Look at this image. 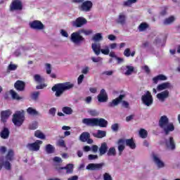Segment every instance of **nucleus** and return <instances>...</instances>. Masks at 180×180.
I'll use <instances>...</instances> for the list:
<instances>
[{
  "mask_svg": "<svg viewBox=\"0 0 180 180\" xmlns=\"http://www.w3.org/2000/svg\"><path fill=\"white\" fill-rule=\"evenodd\" d=\"M74 88V84L70 82H66L64 83H58L55 84L52 87V91L53 92L55 93V96L56 98H60L65 91H70V89H72Z\"/></svg>",
  "mask_w": 180,
  "mask_h": 180,
  "instance_id": "1",
  "label": "nucleus"
},
{
  "mask_svg": "<svg viewBox=\"0 0 180 180\" xmlns=\"http://www.w3.org/2000/svg\"><path fill=\"white\" fill-rule=\"evenodd\" d=\"M83 124L86 126H99V127H108V121L103 118H84L82 120Z\"/></svg>",
  "mask_w": 180,
  "mask_h": 180,
  "instance_id": "2",
  "label": "nucleus"
},
{
  "mask_svg": "<svg viewBox=\"0 0 180 180\" xmlns=\"http://www.w3.org/2000/svg\"><path fill=\"white\" fill-rule=\"evenodd\" d=\"M159 126L162 129L166 135L169 134L171 131L175 130L174 123L169 122V119H168V117L166 115H163L160 117L159 120Z\"/></svg>",
  "mask_w": 180,
  "mask_h": 180,
  "instance_id": "3",
  "label": "nucleus"
},
{
  "mask_svg": "<svg viewBox=\"0 0 180 180\" xmlns=\"http://www.w3.org/2000/svg\"><path fill=\"white\" fill-rule=\"evenodd\" d=\"M13 160V150H9L6 157H0V171L3 167L6 169H11V161Z\"/></svg>",
  "mask_w": 180,
  "mask_h": 180,
  "instance_id": "4",
  "label": "nucleus"
},
{
  "mask_svg": "<svg viewBox=\"0 0 180 180\" xmlns=\"http://www.w3.org/2000/svg\"><path fill=\"white\" fill-rule=\"evenodd\" d=\"M12 122L16 127H20L25 122V113L23 110L16 111L13 115Z\"/></svg>",
  "mask_w": 180,
  "mask_h": 180,
  "instance_id": "5",
  "label": "nucleus"
},
{
  "mask_svg": "<svg viewBox=\"0 0 180 180\" xmlns=\"http://www.w3.org/2000/svg\"><path fill=\"white\" fill-rule=\"evenodd\" d=\"M70 41L77 46H79L85 41V38L81 35V32L79 31L75 32L70 35Z\"/></svg>",
  "mask_w": 180,
  "mask_h": 180,
  "instance_id": "6",
  "label": "nucleus"
},
{
  "mask_svg": "<svg viewBox=\"0 0 180 180\" xmlns=\"http://www.w3.org/2000/svg\"><path fill=\"white\" fill-rule=\"evenodd\" d=\"M141 101L142 103H143L145 106H151L153 102V96H151V93H150V91H147L143 96H142Z\"/></svg>",
  "mask_w": 180,
  "mask_h": 180,
  "instance_id": "7",
  "label": "nucleus"
},
{
  "mask_svg": "<svg viewBox=\"0 0 180 180\" xmlns=\"http://www.w3.org/2000/svg\"><path fill=\"white\" fill-rule=\"evenodd\" d=\"M94 4L91 1H84L79 7V11L82 12H91Z\"/></svg>",
  "mask_w": 180,
  "mask_h": 180,
  "instance_id": "8",
  "label": "nucleus"
},
{
  "mask_svg": "<svg viewBox=\"0 0 180 180\" xmlns=\"http://www.w3.org/2000/svg\"><path fill=\"white\" fill-rule=\"evenodd\" d=\"M42 144V141L37 140L34 143L27 144V148H28L30 151H39V150H40V146Z\"/></svg>",
  "mask_w": 180,
  "mask_h": 180,
  "instance_id": "9",
  "label": "nucleus"
},
{
  "mask_svg": "<svg viewBox=\"0 0 180 180\" xmlns=\"http://www.w3.org/2000/svg\"><path fill=\"white\" fill-rule=\"evenodd\" d=\"M88 21L83 17H79L75 20L72 22V26L73 27H82L84 25H86Z\"/></svg>",
  "mask_w": 180,
  "mask_h": 180,
  "instance_id": "10",
  "label": "nucleus"
},
{
  "mask_svg": "<svg viewBox=\"0 0 180 180\" xmlns=\"http://www.w3.org/2000/svg\"><path fill=\"white\" fill-rule=\"evenodd\" d=\"M23 5L20 0H13L10 5V11H22Z\"/></svg>",
  "mask_w": 180,
  "mask_h": 180,
  "instance_id": "11",
  "label": "nucleus"
},
{
  "mask_svg": "<svg viewBox=\"0 0 180 180\" xmlns=\"http://www.w3.org/2000/svg\"><path fill=\"white\" fill-rule=\"evenodd\" d=\"M153 162L155 164L158 168L159 169L165 168V163L164 162V161H162V160H161V158L160 157V155L153 154Z\"/></svg>",
  "mask_w": 180,
  "mask_h": 180,
  "instance_id": "12",
  "label": "nucleus"
},
{
  "mask_svg": "<svg viewBox=\"0 0 180 180\" xmlns=\"http://www.w3.org/2000/svg\"><path fill=\"white\" fill-rule=\"evenodd\" d=\"M30 27L34 29V30H43L44 29V25L39 20H34L29 23Z\"/></svg>",
  "mask_w": 180,
  "mask_h": 180,
  "instance_id": "13",
  "label": "nucleus"
},
{
  "mask_svg": "<svg viewBox=\"0 0 180 180\" xmlns=\"http://www.w3.org/2000/svg\"><path fill=\"white\" fill-rule=\"evenodd\" d=\"M103 167H105V163H90L86 166V169L89 171H96L102 169Z\"/></svg>",
  "mask_w": 180,
  "mask_h": 180,
  "instance_id": "14",
  "label": "nucleus"
},
{
  "mask_svg": "<svg viewBox=\"0 0 180 180\" xmlns=\"http://www.w3.org/2000/svg\"><path fill=\"white\" fill-rule=\"evenodd\" d=\"M126 95L124 94H120L119 97L113 99L111 102L108 103V108H115V106H117L123 99H124V97Z\"/></svg>",
  "mask_w": 180,
  "mask_h": 180,
  "instance_id": "15",
  "label": "nucleus"
},
{
  "mask_svg": "<svg viewBox=\"0 0 180 180\" xmlns=\"http://www.w3.org/2000/svg\"><path fill=\"white\" fill-rule=\"evenodd\" d=\"M165 144L168 150H172L174 151V150L176 148L175 141L172 136H169L167 139H166Z\"/></svg>",
  "mask_w": 180,
  "mask_h": 180,
  "instance_id": "16",
  "label": "nucleus"
},
{
  "mask_svg": "<svg viewBox=\"0 0 180 180\" xmlns=\"http://www.w3.org/2000/svg\"><path fill=\"white\" fill-rule=\"evenodd\" d=\"M156 98L160 102H165V100L169 98V91L168 90H165L158 94Z\"/></svg>",
  "mask_w": 180,
  "mask_h": 180,
  "instance_id": "17",
  "label": "nucleus"
},
{
  "mask_svg": "<svg viewBox=\"0 0 180 180\" xmlns=\"http://www.w3.org/2000/svg\"><path fill=\"white\" fill-rule=\"evenodd\" d=\"M173 87L174 86H172V84H171V83L167 82L158 85L157 91L161 92V91H165V89H172Z\"/></svg>",
  "mask_w": 180,
  "mask_h": 180,
  "instance_id": "18",
  "label": "nucleus"
},
{
  "mask_svg": "<svg viewBox=\"0 0 180 180\" xmlns=\"http://www.w3.org/2000/svg\"><path fill=\"white\" fill-rule=\"evenodd\" d=\"M98 102L103 103L108 102V94H106V91L102 89L100 91V94L98 95Z\"/></svg>",
  "mask_w": 180,
  "mask_h": 180,
  "instance_id": "19",
  "label": "nucleus"
},
{
  "mask_svg": "<svg viewBox=\"0 0 180 180\" xmlns=\"http://www.w3.org/2000/svg\"><path fill=\"white\" fill-rule=\"evenodd\" d=\"M122 70L124 75L129 76L131 75V74H133L134 72V67L131 65L122 66Z\"/></svg>",
  "mask_w": 180,
  "mask_h": 180,
  "instance_id": "20",
  "label": "nucleus"
},
{
  "mask_svg": "<svg viewBox=\"0 0 180 180\" xmlns=\"http://www.w3.org/2000/svg\"><path fill=\"white\" fill-rule=\"evenodd\" d=\"M11 115H12V111H11V110L2 111L1 112V122H3V123L6 122V120L9 119V116H11Z\"/></svg>",
  "mask_w": 180,
  "mask_h": 180,
  "instance_id": "21",
  "label": "nucleus"
},
{
  "mask_svg": "<svg viewBox=\"0 0 180 180\" xmlns=\"http://www.w3.org/2000/svg\"><path fill=\"white\" fill-rule=\"evenodd\" d=\"M116 22L118 25H124L126 23V14L124 13H120L116 19Z\"/></svg>",
  "mask_w": 180,
  "mask_h": 180,
  "instance_id": "22",
  "label": "nucleus"
},
{
  "mask_svg": "<svg viewBox=\"0 0 180 180\" xmlns=\"http://www.w3.org/2000/svg\"><path fill=\"white\" fill-rule=\"evenodd\" d=\"M25 82L20 80H18L15 84H14V88H15V89L17 91H25Z\"/></svg>",
  "mask_w": 180,
  "mask_h": 180,
  "instance_id": "23",
  "label": "nucleus"
},
{
  "mask_svg": "<svg viewBox=\"0 0 180 180\" xmlns=\"http://www.w3.org/2000/svg\"><path fill=\"white\" fill-rule=\"evenodd\" d=\"M91 49L96 56H99L101 54V44L99 43H94L91 44Z\"/></svg>",
  "mask_w": 180,
  "mask_h": 180,
  "instance_id": "24",
  "label": "nucleus"
},
{
  "mask_svg": "<svg viewBox=\"0 0 180 180\" xmlns=\"http://www.w3.org/2000/svg\"><path fill=\"white\" fill-rule=\"evenodd\" d=\"M9 129L4 127L3 130L0 132V137L4 139V140H6V139H9L10 134Z\"/></svg>",
  "mask_w": 180,
  "mask_h": 180,
  "instance_id": "25",
  "label": "nucleus"
},
{
  "mask_svg": "<svg viewBox=\"0 0 180 180\" xmlns=\"http://www.w3.org/2000/svg\"><path fill=\"white\" fill-rule=\"evenodd\" d=\"M98 151L100 153V155H105L106 153H108V143H103L101 145V147L98 149Z\"/></svg>",
  "mask_w": 180,
  "mask_h": 180,
  "instance_id": "26",
  "label": "nucleus"
},
{
  "mask_svg": "<svg viewBox=\"0 0 180 180\" xmlns=\"http://www.w3.org/2000/svg\"><path fill=\"white\" fill-rule=\"evenodd\" d=\"M92 134L96 139H103V137H106V131L98 130L97 133H93Z\"/></svg>",
  "mask_w": 180,
  "mask_h": 180,
  "instance_id": "27",
  "label": "nucleus"
},
{
  "mask_svg": "<svg viewBox=\"0 0 180 180\" xmlns=\"http://www.w3.org/2000/svg\"><path fill=\"white\" fill-rule=\"evenodd\" d=\"M124 143L127 147L131 148V150H134L136 148V143H134V140L133 139H126L124 140Z\"/></svg>",
  "mask_w": 180,
  "mask_h": 180,
  "instance_id": "28",
  "label": "nucleus"
},
{
  "mask_svg": "<svg viewBox=\"0 0 180 180\" xmlns=\"http://www.w3.org/2000/svg\"><path fill=\"white\" fill-rule=\"evenodd\" d=\"M124 150V139H120L118 141V151L119 155H122V153Z\"/></svg>",
  "mask_w": 180,
  "mask_h": 180,
  "instance_id": "29",
  "label": "nucleus"
},
{
  "mask_svg": "<svg viewBox=\"0 0 180 180\" xmlns=\"http://www.w3.org/2000/svg\"><path fill=\"white\" fill-rule=\"evenodd\" d=\"M90 137L91 134L89 132H83L79 136V140L82 141V143H86Z\"/></svg>",
  "mask_w": 180,
  "mask_h": 180,
  "instance_id": "30",
  "label": "nucleus"
},
{
  "mask_svg": "<svg viewBox=\"0 0 180 180\" xmlns=\"http://www.w3.org/2000/svg\"><path fill=\"white\" fill-rule=\"evenodd\" d=\"M167 76L164 75H159L153 78V81L155 84H158V81H167Z\"/></svg>",
  "mask_w": 180,
  "mask_h": 180,
  "instance_id": "31",
  "label": "nucleus"
},
{
  "mask_svg": "<svg viewBox=\"0 0 180 180\" xmlns=\"http://www.w3.org/2000/svg\"><path fill=\"white\" fill-rule=\"evenodd\" d=\"M60 169H66V173L72 174L74 172V165L68 164L64 167H60Z\"/></svg>",
  "mask_w": 180,
  "mask_h": 180,
  "instance_id": "32",
  "label": "nucleus"
},
{
  "mask_svg": "<svg viewBox=\"0 0 180 180\" xmlns=\"http://www.w3.org/2000/svg\"><path fill=\"white\" fill-rule=\"evenodd\" d=\"M27 112L31 116H39L40 115V113L37 110H36V109L32 107H30L27 109Z\"/></svg>",
  "mask_w": 180,
  "mask_h": 180,
  "instance_id": "33",
  "label": "nucleus"
},
{
  "mask_svg": "<svg viewBox=\"0 0 180 180\" xmlns=\"http://www.w3.org/2000/svg\"><path fill=\"white\" fill-rule=\"evenodd\" d=\"M107 155L108 157H116V148L111 147L107 150Z\"/></svg>",
  "mask_w": 180,
  "mask_h": 180,
  "instance_id": "34",
  "label": "nucleus"
},
{
  "mask_svg": "<svg viewBox=\"0 0 180 180\" xmlns=\"http://www.w3.org/2000/svg\"><path fill=\"white\" fill-rule=\"evenodd\" d=\"M124 56L125 57H134V56H136V51H132L131 52L130 51V48H127L124 51Z\"/></svg>",
  "mask_w": 180,
  "mask_h": 180,
  "instance_id": "35",
  "label": "nucleus"
},
{
  "mask_svg": "<svg viewBox=\"0 0 180 180\" xmlns=\"http://www.w3.org/2000/svg\"><path fill=\"white\" fill-rule=\"evenodd\" d=\"M147 29H148V25L147 22H142L138 27V30L139 32H144L145 30H147Z\"/></svg>",
  "mask_w": 180,
  "mask_h": 180,
  "instance_id": "36",
  "label": "nucleus"
},
{
  "mask_svg": "<svg viewBox=\"0 0 180 180\" xmlns=\"http://www.w3.org/2000/svg\"><path fill=\"white\" fill-rule=\"evenodd\" d=\"M26 50H27V48L25 47V46H20L15 53V56L16 57H19V56H20V54H22V53H24V51H26Z\"/></svg>",
  "mask_w": 180,
  "mask_h": 180,
  "instance_id": "37",
  "label": "nucleus"
},
{
  "mask_svg": "<svg viewBox=\"0 0 180 180\" xmlns=\"http://www.w3.org/2000/svg\"><path fill=\"white\" fill-rule=\"evenodd\" d=\"M10 94H11L13 99H15L16 101H20V99H23V98L19 96V94H18V93H16V91H15L13 90H11Z\"/></svg>",
  "mask_w": 180,
  "mask_h": 180,
  "instance_id": "38",
  "label": "nucleus"
},
{
  "mask_svg": "<svg viewBox=\"0 0 180 180\" xmlns=\"http://www.w3.org/2000/svg\"><path fill=\"white\" fill-rule=\"evenodd\" d=\"M45 150L47 154H53V153H54L55 148L54 146H53L51 144H48L46 146Z\"/></svg>",
  "mask_w": 180,
  "mask_h": 180,
  "instance_id": "39",
  "label": "nucleus"
},
{
  "mask_svg": "<svg viewBox=\"0 0 180 180\" xmlns=\"http://www.w3.org/2000/svg\"><path fill=\"white\" fill-rule=\"evenodd\" d=\"M100 53H102V54H104V56H108L110 53V49H109L108 45H105L103 46V49H101Z\"/></svg>",
  "mask_w": 180,
  "mask_h": 180,
  "instance_id": "40",
  "label": "nucleus"
},
{
  "mask_svg": "<svg viewBox=\"0 0 180 180\" xmlns=\"http://www.w3.org/2000/svg\"><path fill=\"white\" fill-rule=\"evenodd\" d=\"M34 81H35V82H37L38 84H41L42 82H44V78L41 77L40 75H34Z\"/></svg>",
  "mask_w": 180,
  "mask_h": 180,
  "instance_id": "41",
  "label": "nucleus"
},
{
  "mask_svg": "<svg viewBox=\"0 0 180 180\" xmlns=\"http://www.w3.org/2000/svg\"><path fill=\"white\" fill-rule=\"evenodd\" d=\"M34 136L35 137H37V139H41V140H44V139H46V136L44 135V134H43V132L39 130H37L34 132Z\"/></svg>",
  "mask_w": 180,
  "mask_h": 180,
  "instance_id": "42",
  "label": "nucleus"
},
{
  "mask_svg": "<svg viewBox=\"0 0 180 180\" xmlns=\"http://www.w3.org/2000/svg\"><path fill=\"white\" fill-rule=\"evenodd\" d=\"M175 20V17L174 16H170L168 18H166L163 24L164 25H171V23H174V21Z\"/></svg>",
  "mask_w": 180,
  "mask_h": 180,
  "instance_id": "43",
  "label": "nucleus"
},
{
  "mask_svg": "<svg viewBox=\"0 0 180 180\" xmlns=\"http://www.w3.org/2000/svg\"><path fill=\"white\" fill-rule=\"evenodd\" d=\"M94 41H101V40H103V37H102L101 33H97L93 37Z\"/></svg>",
  "mask_w": 180,
  "mask_h": 180,
  "instance_id": "44",
  "label": "nucleus"
},
{
  "mask_svg": "<svg viewBox=\"0 0 180 180\" xmlns=\"http://www.w3.org/2000/svg\"><path fill=\"white\" fill-rule=\"evenodd\" d=\"M79 32H80V34H83L84 36H89V34H92L93 33L92 30L82 29Z\"/></svg>",
  "mask_w": 180,
  "mask_h": 180,
  "instance_id": "45",
  "label": "nucleus"
},
{
  "mask_svg": "<svg viewBox=\"0 0 180 180\" xmlns=\"http://www.w3.org/2000/svg\"><path fill=\"white\" fill-rule=\"evenodd\" d=\"M148 134V133L147 132V130H146L144 129H141L139 131V136H140V137H141V139H147Z\"/></svg>",
  "mask_w": 180,
  "mask_h": 180,
  "instance_id": "46",
  "label": "nucleus"
},
{
  "mask_svg": "<svg viewBox=\"0 0 180 180\" xmlns=\"http://www.w3.org/2000/svg\"><path fill=\"white\" fill-rule=\"evenodd\" d=\"M63 113L65 115H72V108L70 107H64L62 109Z\"/></svg>",
  "mask_w": 180,
  "mask_h": 180,
  "instance_id": "47",
  "label": "nucleus"
},
{
  "mask_svg": "<svg viewBox=\"0 0 180 180\" xmlns=\"http://www.w3.org/2000/svg\"><path fill=\"white\" fill-rule=\"evenodd\" d=\"M17 69H18V65H15L12 63H11L10 65L8 66V71H15V70Z\"/></svg>",
  "mask_w": 180,
  "mask_h": 180,
  "instance_id": "48",
  "label": "nucleus"
},
{
  "mask_svg": "<svg viewBox=\"0 0 180 180\" xmlns=\"http://www.w3.org/2000/svg\"><path fill=\"white\" fill-rule=\"evenodd\" d=\"M137 0H127V1L124 2V6H131V4H136Z\"/></svg>",
  "mask_w": 180,
  "mask_h": 180,
  "instance_id": "49",
  "label": "nucleus"
},
{
  "mask_svg": "<svg viewBox=\"0 0 180 180\" xmlns=\"http://www.w3.org/2000/svg\"><path fill=\"white\" fill-rule=\"evenodd\" d=\"M37 127H39V124L37 123V122H34L30 124V130H36Z\"/></svg>",
  "mask_w": 180,
  "mask_h": 180,
  "instance_id": "50",
  "label": "nucleus"
},
{
  "mask_svg": "<svg viewBox=\"0 0 180 180\" xmlns=\"http://www.w3.org/2000/svg\"><path fill=\"white\" fill-rule=\"evenodd\" d=\"M91 61H93V63H101V61H102L103 58H101V57H94V56H92L91 58Z\"/></svg>",
  "mask_w": 180,
  "mask_h": 180,
  "instance_id": "51",
  "label": "nucleus"
},
{
  "mask_svg": "<svg viewBox=\"0 0 180 180\" xmlns=\"http://www.w3.org/2000/svg\"><path fill=\"white\" fill-rule=\"evenodd\" d=\"M103 180H113L112 176L109 173H105L103 175Z\"/></svg>",
  "mask_w": 180,
  "mask_h": 180,
  "instance_id": "52",
  "label": "nucleus"
},
{
  "mask_svg": "<svg viewBox=\"0 0 180 180\" xmlns=\"http://www.w3.org/2000/svg\"><path fill=\"white\" fill-rule=\"evenodd\" d=\"M88 113L91 116H98V115H99V113H98V111H96V110H89Z\"/></svg>",
  "mask_w": 180,
  "mask_h": 180,
  "instance_id": "53",
  "label": "nucleus"
},
{
  "mask_svg": "<svg viewBox=\"0 0 180 180\" xmlns=\"http://www.w3.org/2000/svg\"><path fill=\"white\" fill-rule=\"evenodd\" d=\"M141 70H143L146 74H150V68L148 65L141 66Z\"/></svg>",
  "mask_w": 180,
  "mask_h": 180,
  "instance_id": "54",
  "label": "nucleus"
},
{
  "mask_svg": "<svg viewBox=\"0 0 180 180\" xmlns=\"http://www.w3.org/2000/svg\"><path fill=\"white\" fill-rule=\"evenodd\" d=\"M103 75H108V77H110L111 75H113V70H106L103 72Z\"/></svg>",
  "mask_w": 180,
  "mask_h": 180,
  "instance_id": "55",
  "label": "nucleus"
},
{
  "mask_svg": "<svg viewBox=\"0 0 180 180\" xmlns=\"http://www.w3.org/2000/svg\"><path fill=\"white\" fill-rule=\"evenodd\" d=\"M84 78H85V76L84 75H80L77 79V84L79 85L80 84H82V81H84Z\"/></svg>",
  "mask_w": 180,
  "mask_h": 180,
  "instance_id": "56",
  "label": "nucleus"
},
{
  "mask_svg": "<svg viewBox=\"0 0 180 180\" xmlns=\"http://www.w3.org/2000/svg\"><path fill=\"white\" fill-rule=\"evenodd\" d=\"M58 146H59L60 147H63V148H65V142L64 141V140L63 139H60L58 141Z\"/></svg>",
  "mask_w": 180,
  "mask_h": 180,
  "instance_id": "57",
  "label": "nucleus"
},
{
  "mask_svg": "<svg viewBox=\"0 0 180 180\" xmlns=\"http://www.w3.org/2000/svg\"><path fill=\"white\" fill-rule=\"evenodd\" d=\"M46 74H51V65H50V63H46Z\"/></svg>",
  "mask_w": 180,
  "mask_h": 180,
  "instance_id": "58",
  "label": "nucleus"
},
{
  "mask_svg": "<svg viewBox=\"0 0 180 180\" xmlns=\"http://www.w3.org/2000/svg\"><path fill=\"white\" fill-rule=\"evenodd\" d=\"M112 131H117L119 130V124H114L111 126Z\"/></svg>",
  "mask_w": 180,
  "mask_h": 180,
  "instance_id": "59",
  "label": "nucleus"
},
{
  "mask_svg": "<svg viewBox=\"0 0 180 180\" xmlns=\"http://www.w3.org/2000/svg\"><path fill=\"white\" fill-rule=\"evenodd\" d=\"M88 158L90 161H92V160H98V155H89Z\"/></svg>",
  "mask_w": 180,
  "mask_h": 180,
  "instance_id": "60",
  "label": "nucleus"
},
{
  "mask_svg": "<svg viewBox=\"0 0 180 180\" xmlns=\"http://www.w3.org/2000/svg\"><path fill=\"white\" fill-rule=\"evenodd\" d=\"M40 94V93H39L38 91L34 92L32 94V99H34V101H36V99H37V98H39V95Z\"/></svg>",
  "mask_w": 180,
  "mask_h": 180,
  "instance_id": "61",
  "label": "nucleus"
},
{
  "mask_svg": "<svg viewBox=\"0 0 180 180\" xmlns=\"http://www.w3.org/2000/svg\"><path fill=\"white\" fill-rule=\"evenodd\" d=\"M60 34L63 37H68V32L65 30H60Z\"/></svg>",
  "mask_w": 180,
  "mask_h": 180,
  "instance_id": "62",
  "label": "nucleus"
},
{
  "mask_svg": "<svg viewBox=\"0 0 180 180\" xmlns=\"http://www.w3.org/2000/svg\"><path fill=\"white\" fill-rule=\"evenodd\" d=\"M88 72H89V67L86 66L84 67L82 70V74H88Z\"/></svg>",
  "mask_w": 180,
  "mask_h": 180,
  "instance_id": "63",
  "label": "nucleus"
},
{
  "mask_svg": "<svg viewBox=\"0 0 180 180\" xmlns=\"http://www.w3.org/2000/svg\"><path fill=\"white\" fill-rule=\"evenodd\" d=\"M122 105L123 106V108H129V103L126 101H121Z\"/></svg>",
  "mask_w": 180,
  "mask_h": 180,
  "instance_id": "64",
  "label": "nucleus"
}]
</instances>
